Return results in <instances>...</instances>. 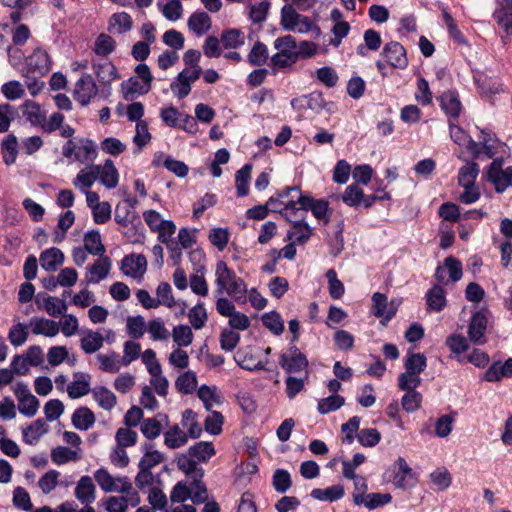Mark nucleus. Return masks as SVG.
Returning <instances> with one entry per match:
<instances>
[{
    "label": "nucleus",
    "instance_id": "1",
    "mask_svg": "<svg viewBox=\"0 0 512 512\" xmlns=\"http://www.w3.org/2000/svg\"><path fill=\"white\" fill-rule=\"evenodd\" d=\"M216 293L222 295L227 293L232 298L238 300L244 298L247 293V286L244 280L231 270L226 262L218 261L215 270Z\"/></svg>",
    "mask_w": 512,
    "mask_h": 512
},
{
    "label": "nucleus",
    "instance_id": "2",
    "mask_svg": "<svg viewBox=\"0 0 512 512\" xmlns=\"http://www.w3.org/2000/svg\"><path fill=\"white\" fill-rule=\"evenodd\" d=\"M62 155L68 159L74 158L78 162L88 163L97 156L96 144L87 138H81L77 143L68 140L62 147Z\"/></svg>",
    "mask_w": 512,
    "mask_h": 512
},
{
    "label": "nucleus",
    "instance_id": "3",
    "mask_svg": "<svg viewBox=\"0 0 512 512\" xmlns=\"http://www.w3.org/2000/svg\"><path fill=\"white\" fill-rule=\"evenodd\" d=\"M487 180L494 185L496 192H504L512 187V166L503 168V159H494L488 168Z\"/></svg>",
    "mask_w": 512,
    "mask_h": 512
},
{
    "label": "nucleus",
    "instance_id": "4",
    "mask_svg": "<svg viewBox=\"0 0 512 512\" xmlns=\"http://www.w3.org/2000/svg\"><path fill=\"white\" fill-rule=\"evenodd\" d=\"M95 481L106 492H129L132 482L127 476L113 477L105 468H99L94 473Z\"/></svg>",
    "mask_w": 512,
    "mask_h": 512
},
{
    "label": "nucleus",
    "instance_id": "5",
    "mask_svg": "<svg viewBox=\"0 0 512 512\" xmlns=\"http://www.w3.org/2000/svg\"><path fill=\"white\" fill-rule=\"evenodd\" d=\"M119 493L120 496H110L105 499L104 505L108 512H127L129 507L135 508L141 502L140 495L132 484L129 492Z\"/></svg>",
    "mask_w": 512,
    "mask_h": 512
},
{
    "label": "nucleus",
    "instance_id": "6",
    "mask_svg": "<svg viewBox=\"0 0 512 512\" xmlns=\"http://www.w3.org/2000/svg\"><path fill=\"white\" fill-rule=\"evenodd\" d=\"M279 364L287 373H299L307 369L308 360L296 345H292L287 353L280 355Z\"/></svg>",
    "mask_w": 512,
    "mask_h": 512
},
{
    "label": "nucleus",
    "instance_id": "7",
    "mask_svg": "<svg viewBox=\"0 0 512 512\" xmlns=\"http://www.w3.org/2000/svg\"><path fill=\"white\" fill-rule=\"evenodd\" d=\"M392 471L394 474L392 481L397 488L407 489L416 485V475L403 457H399L394 462Z\"/></svg>",
    "mask_w": 512,
    "mask_h": 512
},
{
    "label": "nucleus",
    "instance_id": "8",
    "mask_svg": "<svg viewBox=\"0 0 512 512\" xmlns=\"http://www.w3.org/2000/svg\"><path fill=\"white\" fill-rule=\"evenodd\" d=\"M327 102L325 101L323 94L318 91L311 92L308 95H303L291 100V106L295 110L309 109L315 113L321 112L326 109Z\"/></svg>",
    "mask_w": 512,
    "mask_h": 512
},
{
    "label": "nucleus",
    "instance_id": "9",
    "mask_svg": "<svg viewBox=\"0 0 512 512\" xmlns=\"http://www.w3.org/2000/svg\"><path fill=\"white\" fill-rule=\"evenodd\" d=\"M372 312L373 315L382 318L381 323L385 325L389 322L397 312V306L394 304V301L388 303V299L385 294L380 292H376L372 296Z\"/></svg>",
    "mask_w": 512,
    "mask_h": 512
},
{
    "label": "nucleus",
    "instance_id": "10",
    "mask_svg": "<svg viewBox=\"0 0 512 512\" xmlns=\"http://www.w3.org/2000/svg\"><path fill=\"white\" fill-rule=\"evenodd\" d=\"M382 55L386 62L394 68L405 69L408 65L406 50L399 42L391 41L385 44Z\"/></svg>",
    "mask_w": 512,
    "mask_h": 512
},
{
    "label": "nucleus",
    "instance_id": "11",
    "mask_svg": "<svg viewBox=\"0 0 512 512\" xmlns=\"http://www.w3.org/2000/svg\"><path fill=\"white\" fill-rule=\"evenodd\" d=\"M297 202L299 205L303 206L306 211L311 210L314 217L318 220L323 221L325 224L329 222L330 216L328 201L323 199L315 200L313 197L307 195H298Z\"/></svg>",
    "mask_w": 512,
    "mask_h": 512
},
{
    "label": "nucleus",
    "instance_id": "12",
    "mask_svg": "<svg viewBox=\"0 0 512 512\" xmlns=\"http://www.w3.org/2000/svg\"><path fill=\"white\" fill-rule=\"evenodd\" d=\"M98 88L90 74H84L76 83L74 97L81 105H87L97 94Z\"/></svg>",
    "mask_w": 512,
    "mask_h": 512
},
{
    "label": "nucleus",
    "instance_id": "13",
    "mask_svg": "<svg viewBox=\"0 0 512 512\" xmlns=\"http://www.w3.org/2000/svg\"><path fill=\"white\" fill-rule=\"evenodd\" d=\"M147 260L143 255L130 254L121 261L122 272L133 278H141L146 272Z\"/></svg>",
    "mask_w": 512,
    "mask_h": 512
},
{
    "label": "nucleus",
    "instance_id": "14",
    "mask_svg": "<svg viewBox=\"0 0 512 512\" xmlns=\"http://www.w3.org/2000/svg\"><path fill=\"white\" fill-rule=\"evenodd\" d=\"M111 270V260L109 257H99L94 264L87 268L85 274L88 284H96L105 279Z\"/></svg>",
    "mask_w": 512,
    "mask_h": 512
},
{
    "label": "nucleus",
    "instance_id": "15",
    "mask_svg": "<svg viewBox=\"0 0 512 512\" xmlns=\"http://www.w3.org/2000/svg\"><path fill=\"white\" fill-rule=\"evenodd\" d=\"M29 70L39 76H44L51 70V61L48 53L41 48H37L27 58Z\"/></svg>",
    "mask_w": 512,
    "mask_h": 512
},
{
    "label": "nucleus",
    "instance_id": "16",
    "mask_svg": "<svg viewBox=\"0 0 512 512\" xmlns=\"http://www.w3.org/2000/svg\"><path fill=\"white\" fill-rule=\"evenodd\" d=\"M440 107L451 119H457L462 110V104L456 91L448 90L438 97Z\"/></svg>",
    "mask_w": 512,
    "mask_h": 512
},
{
    "label": "nucleus",
    "instance_id": "17",
    "mask_svg": "<svg viewBox=\"0 0 512 512\" xmlns=\"http://www.w3.org/2000/svg\"><path fill=\"white\" fill-rule=\"evenodd\" d=\"M297 199L287 201L283 208H273V212L280 213L285 219L293 225L305 222L307 211L303 206L297 207Z\"/></svg>",
    "mask_w": 512,
    "mask_h": 512
},
{
    "label": "nucleus",
    "instance_id": "18",
    "mask_svg": "<svg viewBox=\"0 0 512 512\" xmlns=\"http://www.w3.org/2000/svg\"><path fill=\"white\" fill-rule=\"evenodd\" d=\"M487 328V318L481 312H476L471 317L468 326V337L474 344L485 343V332Z\"/></svg>",
    "mask_w": 512,
    "mask_h": 512
},
{
    "label": "nucleus",
    "instance_id": "19",
    "mask_svg": "<svg viewBox=\"0 0 512 512\" xmlns=\"http://www.w3.org/2000/svg\"><path fill=\"white\" fill-rule=\"evenodd\" d=\"M512 377V358L505 362L495 361L485 371L482 380L487 382H498L502 378Z\"/></svg>",
    "mask_w": 512,
    "mask_h": 512
},
{
    "label": "nucleus",
    "instance_id": "20",
    "mask_svg": "<svg viewBox=\"0 0 512 512\" xmlns=\"http://www.w3.org/2000/svg\"><path fill=\"white\" fill-rule=\"evenodd\" d=\"M75 497L80 503L90 505L96 499V487L90 476H82L75 487Z\"/></svg>",
    "mask_w": 512,
    "mask_h": 512
},
{
    "label": "nucleus",
    "instance_id": "21",
    "mask_svg": "<svg viewBox=\"0 0 512 512\" xmlns=\"http://www.w3.org/2000/svg\"><path fill=\"white\" fill-rule=\"evenodd\" d=\"M162 421L168 424L166 414L159 413L155 417L143 419L140 426L142 434L149 440L156 439L162 432Z\"/></svg>",
    "mask_w": 512,
    "mask_h": 512
},
{
    "label": "nucleus",
    "instance_id": "22",
    "mask_svg": "<svg viewBox=\"0 0 512 512\" xmlns=\"http://www.w3.org/2000/svg\"><path fill=\"white\" fill-rule=\"evenodd\" d=\"M92 68L98 81L103 84H110L119 77L116 67L107 59L93 61Z\"/></svg>",
    "mask_w": 512,
    "mask_h": 512
},
{
    "label": "nucleus",
    "instance_id": "23",
    "mask_svg": "<svg viewBox=\"0 0 512 512\" xmlns=\"http://www.w3.org/2000/svg\"><path fill=\"white\" fill-rule=\"evenodd\" d=\"M29 326L33 334L44 335L46 337H54L60 330L59 324L54 320L40 317L31 318Z\"/></svg>",
    "mask_w": 512,
    "mask_h": 512
},
{
    "label": "nucleus",
    "instance_id": "24",
    "mask_svg": "<svg viewBox=\"0 0 512 512\" xmlns=\"http://www.w3.org/2000/svg\"><path fill=\"white\" fill-rule=\"evenodd\" d=\"M187 26L196 36L200 37L211 29L212 21L206 12L197 11L190 15Z\"/></svg>",
    "mask_w": 512,
    "mask_h": 512
},
{
    "label": "nucleus",
    "instance_id": "25",
    "mask_svg": "<svg viewBox=\"0 0 512 512\" xmlns=\"http://www.w3.org/2000/svg\"><path fill=\"white\" fill-rule=\"evenodd\" d=\"M98 179L107 189L118 185L119 174L112 160L107 159L103 166L98 165Z\"/></svg>",
    "mask_w": 512,
    "mask_h": 512
},
{
    "label": "nucleus",
    "instance_id": "26",
    "mask_svg": "<svg viewBox=\"0 0 512 512\" xmlns=\"http://www.w3.org/2000/svg\"><path fill=\"white\" fill-rule=\"evenodd\" d=\"M48 425L45 420L37 419L32 424L23 428V440L29 445H35L40 438L48 432Z\"/></svg>",
    "mask_w": 512,
    "mask_h": 512
},
{
    "label": "nucleus",
    "instance_id": "27",
    "mask_svg": "<svg viewBox=\"0 0 512 512\" xmlns=\"http://www.w3.org/2000/svg\"><path fill=\"white\" fill-rule=\"evenodd\" d=\"M89 375L81 372L74 373V381L67 387V393L70 398H80L90 392Z\"/></svg>",
    "mask_w": 512,
    "mask_h": 512
},
{
    "label": "nucleus",
    "instance_id": "28",
    "mask_svg": "<svg viewBox=\"0 0 512 512\" xmlns=\"http://www.w3.org/2000/svg\"><path fill=\"white\" fill-rule=\"evenodd\" d=\"M64 262V254L58 248H49L43 251L40 255V264L41 267L50 272H54L57 270L59 265H62Z\"/></svg>",
    "mask_w": 512,
    "mask_h": 512
},
{
    "label": "nucleus",
    "instance_id": "29",
    "mask_svg": "<svg viewBox=\"0 0 512 512\" xmlns=\"http://www.w3.org/2000/svg\"><path fill=\"white\" fill-rule=\"evenodd\" d=\"M494 18L508 35H512V0H502Z\"/></svg>",
    "mask_w": 512,
    "mask_h": 512
},
{
    "label": "nucleus",
    "instance_id": "30",
    "mask_svg": "<svg viewBox=\"0 0 512 512\" xmlns=\"http://www.w3.org/2000/svg\"><path fill=\"white\" fill-rule=\"evenodd\" d=\"M133 21L126 12L114 13L108 22V31L110 33L124 34L132 29Z\"/></svg>",
    "mask_w": 512,
    "mask_h": 512
},
{
    "label": "nucleus",
    "instance_id": "31",
    "mask_svg": "<svg viewBox=\"0 0 512 512\" xmlns=\"http://www.w3.org/2000/svg\"><path fill=\"white\" fill-rule=\"evenodd\" d=\"M97 179L98 165H91L79 171L76 178L73 180V184L76 188L84 192L87 191Z\"/></svg>",
    "mask_w": 512,
    "mask_h": 512
},
{
    "label": "nucleus",
    "instance_id": "32",
    "mask_svg": "<svg viewBox=\"0 0 512 512\" xmlns=\"http://www.w3.org/2000/svg\"><path fill=\"white\" fill-rule=\"evenodd\" d=\"M237 364L248 371L265 369V362L258 360L251 350H239L235 357Z\"/></svg>",
    "mask_w": 512,
    "mask_h": 512
},
{
    "label": "nucleus",
    "instance_id": "33",
    "mask_svg": "<svg viewBox=\"0 0 512 512\" xmlns=\"http://www.w3.org/2000/svg\"><path fill=\"white\" fill-rule=\"evenodd\" d=\"M20 108L27 121H29L33 126L41 127L44 123L45 114L41 110L39 104L32 100H26Z\"/></svg>",
    "mask_w": 512,
    "mask_h": 512
},
{
    "label": "nucleus",
    "instance_id": "34",
    "mask_svg": "<svg viewBox=\"0 0 512 512\" xmlns=\"http://www.w3.org/2000/svg\"><path fill=\"white\" fill-rule=\"evenodd\" d=\"M426 304L430 311L440 312L446 306V296L444 289L439 285H434L426 293Z\"/></svg>",
    "mask_w": 512,
    "mask_h": 512
},
{
    "label": "nucleus",
    "instance_id": "35",
    "mask_svg": "<svg viewBox=\"0 0 512 512\" xmlns=\"http://www.w3.org/2000/svg\"><path fill=\"white\" fill-rule=\"evenodd\" d=\"M94 400L104 410L110 411L116 405L115 394L104 386H97L91 390Z\"/></svg>",
    "mask_w": 512,
    "mask_h": 512
},
{
    "label": "nucleus",
    "instance_id": "36",
    "mask_svg": "<svg viewBox=\"0 0 512 512\" xmlns=\"http://www.w3.org/2000/svg\"><path fill=\"white\" fill-rule=\"evenodd\" d=\"M281 19L280 24L286 31H295L299 21L302 18V14H299L292 6V4H285L281 8Z\"/></svg>",
    "mask_w": 512,
    "mask_h": 512
},
{
    "label": "nucleus",
    "instance_id": "37",
    "mask_svg": "<svg viewBox=\"0 0 512 512\" xmlns=\"http://www.w3.org/2000/svg\"><path fill=\"white\" fill-rule=\"evenodd\" d=\"M84 248L88 253L104 257L105 246L102 243L101 236L98 230H90L84 235Z\"/></svg>",
    "mask_w": 512,
    "mask_h": 512
},
{
    "label": "nucleus",
    "instance_id": "38",
    "mask_svg": "<svg viewBox=\"0 0 512 512\" xmlns=\"http://www.w3.org/2000/svg\"><path fill=\"white\" fill-rule=\"evenodd\" d=\"M104 338L99 332L89 330L80 339L81 349L86 354H92L97 352L103 346Z\"/></svg>",
    "mask_w": 512,
    "mask_h": 512
},
{
    "label": "nucleus",
    "instance_id": "39",
    "mask_svg": "<svg viewBox=\"0 0 512 512\" xmlns=\"http://www.w3.org/2000/svg\"><path fill=\"white\" fill-rule=\"evenodd\" d=\"M96 358L100 363L99 368L104 372L117 373L121 368V358L115 351L108 354H97Z\"/></svg>",
    "mask_w": 512,
    "mask_h": 512
},
{
    "label": "nucleus",
    "instance_id": "40",
    "mask_svg": "<svg viewBox=\"0 0 512 512\" xmlns=\"http://www.w3.org/2000/svg\"><path fill=\"white\" fill-rule=\"evenodd\" d=\"M311 496L319 501L333 502L341 499L344 496V487L338 484L326 489L316 488L312 490Z\"/></svg>",
    "mask_w": 512,
    "mask_h": 512
},
{
    "label": "nucleus",
    "instance_id": "41",
    "mask_svg": "<svg viewBox=\"0 0 512 512\" xmlns=\"http://www.w3.org/2000/svg\"><path fill=\"white\" fill-rule=\"evenodd\" d=\"M94 422L95 416L93 412L86 407L76 409L72 415V423L79 430H88Z\"/></svg>",
    "mask_w": 512,
    "mask_h": 512
},
{
    "label": "nucleus",
    "instance_id": "42",
    "mask_svg": "<svg viewBox=\"0 0 512 512\" xmlns=\"http://www.w3.org/2000/svg\"><path fill=\"white\" fill-rule=\"evenodd\" d=\"M153 445L151 443H145L143 450L145 451L144 456L139 461L138 467L151 471V469L163 461V455L157 450H151Z\"/></svg>",
    "mask_w": 512,
    "mask_h": 512
},
{
    "label": "nucleus",
    "instance_id": "43",
    "mask_svg": "<svg viewBox=\"0 0 512 512\" xmlns=\"http://www.w3.org/2000/svg\"><path fill=\"white\" fill-rule=\"evenodd\" d=\"M164 443L170 449L179 448L187 443V434L174 425L164 433Z\"/></svg>",
    "mask_w": 512,
    "mask_h": 512
},
{
    "label": "nucleus",
    "instance_id": "44",
    "mask_svg": "<svg viewBox=\"0 0 512 512\" xmlns=\"http://www.w3.org/2000/svg\"><path fill=\"white\" fill-rule=\"evenodd\" d=\"M188 454L196 461L206 462L215 454V449L211 442H198L189 448Z\"/></svg>",
    "mask_w": 512,
    "mask_h": 512
},
{
    "label": "nucleus",
    "instance_id": "45",
    "mask_svg": "<svg viewBox=\"0 0 512 512\" xmlns=\"http://www.w3.org/2000/svg\"><path fill=\"white\" fill-rule=\"evenodd\" d=\"M292 227L293 230H289L287 232L288 240L294 241L296 244L303 245L310 239L312 235V228L306 221L293 225Z\"/></svg>",
    "mask_w": 512,
    "mask_h": 512
},
{
    "label": "nucleus",
    "instance_id": "46",
    "mask_svg": "<svg viewBox=\"0 0 512 512\" xmlns=\"http://www.w3.org/2000/svg\"><path fill=\"white\" fill-rule=\"evenodd\" d=\"M479 173V166L472 162L460 168L458 173V182L463 188H468L475 184V180Z\"/></svg>",
    "mask_w": 512,
    "mask_h": 512
},
{
    "label": "nucleus",
    "instance_id": "47",
    "mask_svg": "<svg viewBox=\"0 0 512 512\" xmlns=\"http://www.w3.org/2000/svg\"><path fill=\"white\" fill-rule=\"evenodd\" d=\"M116 49V41L108 34L101 33L95 40L94 52L98 56L107 57Z\"/></svg>",
    "mask_w": 512,
    "mask_h": 512
},
{
    "label": "nucleus",
    "instance_id": "48",
    "mask_svg": "<svg viewBox=\"0 0 512 512\" xmlns=\"http://www.w3.org/2000/svg\"><path fill=\"white\" fill-rule=\"evenodd\" d=\"M177 466L185 474L190 476L192 480L197 477L204 476V470L197 465V461L188 455H182L178 458Z\"/></svg>",
    "mask_w": 512,
    "mask_h": 512
},
{
    "label": "nucleus",
    "instance_id": "49",
    "mask_svg": "<svg viewBox=\"0 0 512 512\" xmlns=\"http://www.w3.org/2000/svg\"><path fill=\"white\" fill-rule=\"evenodd\" d=\"M216 390L215 386L210 387L208 385H202L198 389L197 395L207 411H212L214 404H221V398L217 395Z\"/></svg>",
    "mask_w": 512,
    "mask_h": 512
},
{
    "label": "nucleus",
    "instance_id": "50",
    "mask_svg": "<svg viewBox=\"0 0 512 512\" xmlns=\"http://www.w3.org/2000/svg\"><path fill=\"white\" fill-rule=\"evenodd\" d=\"M221 41L226 49H235L245 44V36L238 29H227L222 32Z\"/></svg>",
    "mask_w": 512,
    "mask_h": 512
},
{
    "label": "nucleus",
    "instance_id": "51",
    "mask_svg": "<svg viewBox=\"0 0 512 512\" xmlns=\"http://www.w3.org/2000/svg\"><path fill=\"white\" fill-rule=\"evenodd\" d=\"M251 170H252L251 164H245L235 174L236 190H237V195L239 197L246 196L249 192L248 184L250 181Z\"/></svg>",
    "mask_w": 512,
    "mask_h": 512
},
{
    "label": "nucleus",
    "instance_id": "52",
    "mask_svg": "<svg viewBox=\"0 0 512 512\" xmlns=\"http://www.w3.org/2000/svg\"><path fill=\"white\" fill-rule=\"evenodd\" d=\"M345 403V398L338 394H332L318 401L317 410L325 415L341 408Z\"/></svg>",
    "mask_w": 512,
    "mask_h": 512
},
{
    "label": "nucleus",
    "instance_id": "53",
    "mask_svg": "<svg viewBox=\"0 0 512 512\" xmlns=\"http://www.w3.org/2000/svg\"><path fill=\"white\" fill-rule=\"evenodd\" d=\"M175 386L183 394H191L197 387V376L193 371H186L178 376Z\"/></svg>",
    "mask_w": 512,
    "mask_h": 512
},
{
    "label": "nucleus",
    "instance_id": "54",
    "mask_svg": "<svg viewBox=\"0 0 512 512\" xmlns=\"http://www.w3.org/2000/svg\"><path fill=\"white\" fill-rule=\"evenodd\" d=\"M270 6L271 4L267 0L250 4L248 7V17L251 20V22L254 24L263 23L267 18Z\"/></svg>",
    "mask_w": 512,
    "mask_h": 512
},
{
    "label": "nucleus",
    "instance_id": "55",
    "mask_svg": "<svg viewBox=\"0 0 512 512\" xmlns=\"http://www.w3.org/2000/svg\"><path fill=\"white\" fill-rule=\"evenodd\" d=\"M18 117V110L9 103L0 104V133L9 130L11 123Z\"/></svg>",
    "mask_w": 512,
    "mask_h": 512
},
{
    "label": "nucleus",
    "instance_id": "56",
    "mask_svg": "<svg viewBox=\"0 0 512 512\" xmlns=\"http://www.w3.org/2000/svg\"><path fill=\"white\" fill-rule=\"evenodd\" d=\"M2 154H3V160L7 165H11L15 162L16 156L18 154V142L17 138L9 134L6 136V138L2 141Z\"/></svg>",
    "mask_w": 512,
    "mask_h": 512
},
{
    "label": "nucleus",
    "instance_id": "57",
    "mask_svg": "<svg viewBox=\"0 0 512 512\" xmlns=\"http://www.w3.org/2000/svg\"><path fill=\"white\" fill-rule=\"evenodd\" d=\"M427 366V360L424 354L422 353H411L408 354L404 367L406 371L411 372L412 374L420 375Z\"/></svg>",
    "mask_w": 512,
    "mask_h": 512
},
{
    "label": "nucleus",
    "instance_id": "58",
    "mask_svg": "<svg viewBox=\"0 0 512 512\" xmlns=\"http://www.w3.org/2000/svg\"><path fill=\"white\" fill-rule=\"evenodd\" d=\"M262 323L267 329H269L275 335H280L284 331V322L280 314L276 311H271L263 314Z\"/></svg>",
    "mask_w": 512,
    "mask_h": 512
},
{
    "label": "nucleus",
    "instance_id": "59",
    "mask_svg": "<svg viewBox=\"0 0 512 512\" xmlns=\"http://www.w3.org/2000/svg\"><path fill=\"white\" fill-rule=\"evenodd\" d=\"M422 394L417 390L405 391L401 399V406L407 413H413L421 407Z\"/></svg>",
    "mask_w": 512,
    "mask_h": 512
},
{
    "label": "nucleus",
    "instance_id": "60",
    "mask_svg": "<svg viewBox=\"0 0 512 512\" xmlns=\"http://www.w3.org/2000/svg\"><path fill=\"white\" fill-rule=\"evenodd\" d=\"M44 309L48 315L58 317L64 315L67 311V304L64 300L57 297L47 296L44 299Z\"/></svg>",
    "mask_w": 512,
    "mask_h": 512
},
{
    "label": "nucleus",
    "instance_id": "61",
    "mask_svg": "<svg viewBox=\"0 0 512 512\" xmlns=\"http://www.w3.org/2000/svg\"><path fill=\"white\" fill-rule=\"evenodd\" d=\"M203 477H197L191 480L190 489L191 496L190 499L195 504L205 503L207 500V488L206 485L202 481Z\"/></svg>",
    "mask_w": 512,
    "mask_h": 512
},
{
    "label": "nucleus",
    "instance_id": "62",
    "mask_svg": "<svg viewBox=\"0 0 512 512\" xmlns=\"http://www.w3.org/2000/svg\"><path fill=\"white\" fill-rule=\"evenodd\" d=\"M173 341L179 347H187L193 341V333L189 326L187 325H178L174 327L172 332Z\"/></svg>",
    "mask_w": 512,
    "mask_h": 512
},
{
    "label": "nucleus",
    "instance_id": "63",
    "mask_svg": "<svg viewBox=\"0 0 512 512\" xmlns=\"http://www.w3.org/2000/svg\"><path fill=\"white\" fill-rule=\"evenodd\" d=\"M343 202L350 207H358L363 198V190L356 184L349 185L341 196Z\"/></svg>",
    "mask_w": 512,
    "mask_h": 512
},
{
    "label": "nucleus",
    "instance_id": "64",
    "mask_svg": "<svg viewBox=\"0 0 512 512\" xmlns=\"http://www.w3.org/2000/svg\"><path fill=\"white\" fill-rule=\"evenodd\" d=\"M268 59V48L267 46L258 41L252 47L248 54V61L255 66L263 65Z\"/></svg>",
    "mask_w": 512,
    "mask_h": 512
}]
</instances>
